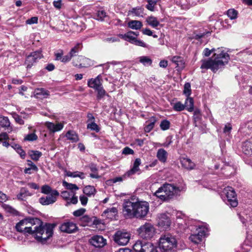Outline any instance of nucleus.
Masks as SVG:
<instances>
[{
  "label": "nucleus",
  "mask_w": 252,
  "mask_h": 252,
  "mask_svg": "<svg viewBox=\"0 0 252 252\" xmlns=\"http://www.w3.org/2000/svg\"><path fill=\"white\" fill-rule=\"evenodd\" d=\"M165 191L164 189H161V187L159 188L155 192L154 195L157 197L159 198L162 201H168V198L165 194Z\"/></svg>",
  "instance_id": "obj_27"
},
{
  "label": "nucleus",
  "mask_w": 252,
  "mask_h": 252,
  "mask_svg": "<svg viewBox=\"0 0 252 252\" xmlns=\"http://www.w3.org/2000/svg\"><path fill=\"white\" fill-rule=\"evenodd\" d=\"M77 60L79 62V64L74 63V65L78 66L80 68L88 67L93 65V62L90 59L84 57L78 56Z\"/></svg>",
  "instance_id": "obj_16"
},
{
  "label": "nucleus",
  "mask_w": 252,
  "mask_h": 252,
  "mask_svg": "<svg viewBox=\"0 0 252 252\" xmlns=\"http://www.w3.org/2000/svg\"><path fill=\"white\" fill-rule=\"evenodd\" d=\"M96 192L95 188L92 186H87L83 189V192L87 195L90 196L94 195Z\"/></svg>",
  "instance_id": "obj_35"
},
{
  "label": "nucleus",
  "mask_w": 252,
  "mask_h": 252,
  "mask_svg": "<svg viewBox=\"0 0 252 252\" xmlns=\"http://www.w3.org/2000/svg\"><path fill=\"white\" fill-rule=\"evenodd\" d=\"M196 231L197 233L199 234V235L201 236V237H204L208 232V228L205 226H199L196 229Z\"/></svg>",
  "instance_id": "obj_45"
},
{
  "label": "nucleus",
  "mask_w": 252,
  "mask_h": 252,
  "mask_svg": "<svg viewBox=\"0 0 252 252\" xmlns=\"http://www.w3.org/2000/svg\"><path fill=\"white\" fill-rule=\"evenodd\" d=\"M149 210L148 202L138 201L133 202L126 199L123 204V214L126 219H142L147 214Z\"/></svg>",
  "instance_id": "obj_3"
},
{
  "label": "nucleus",
  "mask_w": 252,
  "mask_h": 252,
  "mask_svg": "<svg viewBox=\"0 0 252 252\" xmlns=\"http://www.w3.org/2000/svg\"><path fill=\"white\" fill-rule=\"evenodd\" d=\"M158 1V0H147L148 4L146 5V8L151 11H154Z\"/></svg>",
  "instance_id": "obj_40"
},
{
  "label": "nucleus",
  "mask_w": 252,
  "mask_h": 252,
  "mask_svg": "<svg viewBox=\"0 0 252 252\" xmlns=\"http://www.w3.org/2000/svg\"><path fill=\"white\" fill-rule=\"evenodd\" d=\"M130 234L125 231H117L113 236L114 242L119 245H126L130 239Z\"/></svg>",
  "instance_id": "obj_7"
},
{
  "label": "nucleus",
  "mask_w": 252,
  "mask_h": 252,
  "mask_svg": "<svg viewBox=\"0 0 252 252\" xmlns=\"http://www.w3.org/2000/svg\"><path fill=\"white\" fill-rule=\"evenodd\" d=\"M143 243L141 241H137L134 244L133 248L135 252H141Z\"/></svg>",
  "instance_id": "obj_49"
},
{
  "label": "nucleus",
  "mask_w": 252,
  "mask_h": 252,
  "mask_svg": "<svg viewBox=\"0 0 252 252\" xmlns=\"http://www.w3.org/2000/svg\"><path fill=\"white\" fill-rule=\"evenodd\" d=\"M184 94L188 97L190 95V84L189 83H185L184 85Z\"/></svg>",
  "instance_id": "obj_51"
},
{
  "label": "nucleus",
  "mask_w": 252,
  "mask_h": 252,
  "mask_svg": "<svg viewBox=\"0 0 252 252\" xmlns=\"http://www.w3.org/2000/svg\"><path fill=\"white\" fill-rule=\"evenodd\" d=\"M172 62L176 64L178 69H182L185 67V63L183 58L180 56H174L172 59Z\"/></svg>",
  "instance_id": "obj_23"
},
{
  "label": "nucleus",
  "mask_w": 252,
  "mask_h": 252,
  "mask_svg": "<svg viewBox=\"0 0 252 252\" xmlns=\"http://www.w3.org/2000/svg\"><path fill=\"white\" fill-rule=\"evenodd\" d=\"M157 157L158 160L162 162H165L167 158V153L163 149H159L158 150Z\"/></svg>",
  "instance_id": "obj_24"
},
{
  "label": "nucleus",
  "mask_w": 252,
  "mask_h": 252,
  "mask_svg": "<svg viewBox=\"0 0 252 252\" xmlns=\"http://www.w3.org/2000/svg\"><path fill=\"white\" fill-rule=\"evenodd\" d=\"M171 224L170 219L165 215H162L158 220V224L165 229L168 228Z\"/></svg>",
  "instance_id": "obj_22"
},
{
  "label": "nucleus",
  "mask_w": 252,
  "mask_h": 252,
  "mask_svg": "<svg viewBox=\"0 0 252 252\" xmlns=\"http://www.w3.org/2000/svg\"><path fill=\"white\" fill-rule=\"evenodd\" d=\"M66 175L68 177L76 178L79 177L81 179H84L85 178V174L83 172L79 171H75L72 172L71 171H66Z\"/></svg>",
  "instance_id": "obj_30"
},
{
  "label": "nucleus",
  "mask_w": 252,
  "mask_h": 252,
  "mask_svg": "<svg viewBox=\"0 0 252 252\" xmlns=\"http://www.w3.org/2000/svg\"><path fill=\"white\" fill-rule=\"evenodd\" d=\"M141 164V159L139 158H136L133 164L132 167L128 170L126 174V176L129 177L132 175L136 174L137 172L140 170L139 168V165Z\"/></svg>",
  "instance_id": "obj_18"
},
{
  "label": "nucleus",
  "mask_w": 252,
  "mask_h": 252,
  "mask_svg": "<svg viewBox=\"0 0 252 252\" xmlns=\"http://www.w3.org/2000/svg\"><path fill=\"white\" fill-rule=\"evenodd\" d=\"M218 48L213 56L208 59H204L201 61L202 63L200 68L201 69H210L213 72H216L219 69L222 68L227 63L229 60L228 54L220 51ZM215 48L210 50L209 48H205L203 51V55L205 57H209L211 54L215 51Z\"/></svg>",
  "instance_id": "obj_2"
},
{
  "label": "nucleus",
  "mask_w": 252,
  "mask_h": 252,
  "mask_svg": "<svg viewBox=\"0 0 252 252\" xmlns=\"http://www.w3.org/2000/svg\"><path fill=\"white\" fill-rule=\"evenodd\" d=\"M146 22L149 26L156 29H157V27L160 25V23L158 20L157 18L153 16H148L146 19Z\"/></svg>",
  "instance_id": "obj_21"
},
{
  "label": "nucleus",
  "mask_w": 252,
  "mask_h": 252,
  "mask_svg": "<svg viewBox=\"0 0 252 252\" xmlns=\"http://www.w3.org/2000/svg\"><path fill=\"white\" fill-rule=\"evenodd\" d=\"M97 18L96 19L97 20L103 21L104 18L106 17L107 15L104 10H99L97 11Z\"/></svg>",
  "instance_id": "obj_54"
},
{
  "label": "nucleus",
  "mask_w": 252,
  "mask_h": 252,
  "mask_svg": "<svg viewBox=\"0 0 252 252\" xmlns=\"http://www.w3.org/2000/svg\"><path fill=\"white\" fill-rule=\"evenodd\" d=\"M184 105H185V108L186 107L188 111L192 112L193 110L194 107V101L192 98H187Z\"/></svg>",
  "instance_id": "obj_33"
},
{
  "label": "nucleus",
  "mask_w": 252,
  "mask_h": 252,
  "mask_svg": "<svg viewBox=\"0 0 252 252\" xmlns=\"http://www.w3.org/2000/svg\"><path fill=\"white\" fill-rule=\"evenodd\" d=\"M223 201L231 207H235L238 205L236 194L234 189L231 187L225 188L221 194Z\"/></svg>",
  "instance_id": "obj_5"
},
{
  "label": "nucleus",
  "mask_w": 252,
  "mask_h": 252,
  "mask_svg": "<svg viewBox=\"0 0 252 252\" xmlns=\"http://www.w3.org/2000/svg\"><path fill=\"white\" fill-rule=\"evenodd\" d=\"M95 91H96L97 93L96 97L98 100H100L106 94V92L104 90L102 86Z\"/></svg>",
  "instance_id": "obj_44"
},
{
  "label": "nucleus",
  "mask_w": 252,
  "mask_h": 252,
  "mask_svg": "<svg viewBox=\"0 0 252 252\" xmlns=\"http://www.w3.org/2000/svg\"><path fill=\"white\" fill-rule=\"evenodd\" d=\"M134 33V32L129 31L124 34H120L119 36L126 41H128L130 43L133 44L134 41H135L137 38L133 35Z\"/></svg>",
  "instance_id": "obj_20"
},
{
  "label": "nucleus",
  "mask_w": 252,
  "mask_h": 252,
  "mask_svg": "<svg viewBox=\"0 0 252 252\" xmlns=\"http://www.w3.org/2000/svg\"><path fill=\"white\" fill-rule=\"evenodd\" d=\"M203 238V237H201V236L199 235V234L197 233L196 234H191L189 236V239L192 242L197 244L200 243L202 241Z\"/></svg>",
  "instance_id": "obj_37"
},
{
  "label": "nucleus",
  "mask_w": 252,
  "mask_h": 252,
  "mask_svg": "<svg viewBox=\"0 0 252 252\" xmlns=\"http://www.w3.org/2000/svg\"><path fill=\"white\" fill-rule=\"evenodd\" d=\"M86 209L84 208H81L73 212V215L75 217L81 216L85 212Z\"/></svg>",
  "instance_id": "obj_59"
},
{
  "label": "nucleus",
  "mask_w": 252,
  "mask_h": 252,
  "mask_svg": "<svg viewBox=\"0 0 252 252\" xmlns=\"http://www.w3.org/2000/svg\"><path fill=\"white\" fill-rule=\"evenodd\" d=\"M54 226L53 224H43L40 219L36 218H28L20 220L16 228L19 232L31 234L37 241L44 242L52 236Z\"/></svg>",
  "instance_id": "obj_1"
},
{
  "label": "nucleus",
  "mask_w": 252,
  "mask_h": 252,
  "mask_svg": "<svg viewBox=\"0 0 252 252\" xmlns=\"http://www.w3.org/2000/svg\"><path fill=\"white\" fill-rule=\"evenodd\" d=\"M139 235L142 238L149 239L153 237L155 233V228L150 223H146L138 229Z\"/></svg>",
  "instance_id": "obj_6"
},
{
  "label": "nucleus",
  "mask_w": 252,
  "mask_h": 252,
  "mask_svg": "<svg viewBox=\"0 0 252 252\" xmlns=\"http://www.w3.org/2000/svg\"><path fill=\"white\" fill-rule=\"evenodd\" d=\"M170 123L167 120L162 121L160 124V127L162 130H166L169 128Z\"/></svg>",
  "instance_id": "obj_50"
},
{
  "label": "nucleus",
  "mask_w": 252,
  "mask_h": 252,
  "mask_svg": "<svg viewBox=\"0 0 252 252\" xmlns=\"http://www.w3.org/2000/svg\"><path fill=\"white\" fill-rule=\"evenodd\" d=\"M133 44L136 46H140V47H145V48L148 47V45L146 44V43H145L142 40L138 39L137 38H136V39L135 40V41H134V43Z\"/></svg>",
  "instance_id": "obj_56"
},
{
  "label": "nucleus",
  "mask_w": 252,
  "mask_h": 252,
  "mask_svg": "<svg viewBox=\"0 0 252 252\" xmlns=\"http://www.w3.org/2000/svg\"><path fill=\"white\" fill-rule=\"evenodd\" d=\"M32 195V194L27 189L23 188L21 189L20 193L17 195V197L19 199L24 200L27 196H30Z\"/></svg>",
  "instance_id": "obj_31"
},
{
  "label": "nucleus",
  "mask_w": 252,
  "mask_h": 252,
  "mask_svg": "<svg viewBox=\"0 0 252 252\" xmlns=\"http://www.w3.org/2000/svg\"><path fill=\"white\" fill-rule=\"evenodd\" d=\"M156 120L154 119L153 121H151L144 127V130L146 132H149L154 127Z\"/></svg>",
  "instance_id": "obj_55"
},
{
  "label": "nucleus",
  "mask_w": 252,
  "mask_h": 252,
  "mask_svg": "<svg viewBox=\"0 0 252 252\" xmlns=\"http://www.w3.org/2000/svg\"><path fill=\"white\" fill-rule=\"evenodd\" d=\"M75 192L74 191H68L67 190L63 191L61 193V196L65 200L68 201L70 199V196L74 195Z\"/></svg>",
  "instance_id": "obj_42"
},
{
  "label": "nucleus",
  "mask_w": 252,
  "mask_h": 252,
  "mask_svg": "<svg viewBox=\"0 0 252 252\" xmlns=\"http://www.w3.org/2000/svg\"><path fill=\"white\" fill-rule=\"evenodd\" d=\"M161 189L165 190V194L168 198V201L174 196L176 190H179L178 188H176L174 185L169 184H164L161 186Z\"/></svg>",
  "instance_id": "obj_11"
},
{
  "label": "nucleus",
  "mask_w": 252,
  "mask_h": 252,
  "mask_svg": "<svg viewBox=\"0 0 252 252\" xmlns=\"http://www.w3.org/2000/svg\"><path fill=\"white\" fill-rule=\"evenodd\" d=\"M128 27L133 30H140L143 26L142 22L138 20H131L127 23Z\"/></svg>",
  "instance_id": "obj_25"
},
{
  "label": "nucleus",
  "mask_w": 252,
  "mask_h": 252,
  "mask_svg": "<svg viewBox=\"0 0 252 252\" xmlns=\"http://www.w3.org/2000/svg\"><path fill=\"white\" fill-rule=\"evenodd\" d=\"M129 13H132L136 16L143 17L144 13V8L142 7L138 6L132 8L131 10L129 11Z\"/></svg>",
  "instance_id": "obj_28"
},
{
  "label": "nucleus",
  "mask_w": 252,
  "mask_h": 252,
  "mask_svg": "<svg viewBox=\"0 0 252 252\" xmlns=\"http://www.w3.org/2000/svg\"><path fill=\"white\" fill-rule=\"evenodd\" d=\"M42 57V55L40 51H36L31 53L27 56L25 63L27 64V67L30 68L37 61Z\"/></svg>",
  "instance_id": "obj_8"
},
{
  "label": "nucleus",
  "mask_w": 252,
  "mask_h": 252,
  "mask_svg": "<svg viewBox=\"0 0 252 252\" xmlns=\"http://www.w3.org/2000/svg\"><path fill=\"white\" fill-rule=\"evenodd\" d=\"M35 92L37 96H41L43 98H47L50 95V92L44 88H38Z\"/></svg>",
  "instance_id": "obj_32"
},
{
  "label": "nucleus",
  "mask_w": 252,
  "mask_h": 252,
  "mask_svg": "<svg viewBox=\"0 0 252 252\" xmlns=\"http://www.w3.org/2000/svg\"><path fill=\"white\" fill-rule=\"evenodd\" d=\"M177 247V241L170 234L162 235L159 239L156 252H168L174 250Z\"/></svg>",
  "instance_id": "obj_4"
},
{
  "label": "nucleus",
  "mask_w": 252,
  "mask_h": 252,
  "mask_svg": "<svg viewBox=\"0 0 252 252\" xmlns=\"http://www.w3.org/2000/svg\"><path fill=\"white\" fill-rule=\"evenodd\" d=\"M53 190L48 185H44L41 187V192L46 194H51Z\"/></svg>",
  "instance_id": "obj_53"
},
{
  "label": "nucleus",
  "mask_w": 252,
  "mask_h": 252,
  "mask_svg": "<svg viewBox=\"0 0 252 252\" xmlns=\"http://www.w3.org/2000/svg\"><path fill=\"white\" fill-rule=\"evenodd\" d=\"M87 128L92 130H94L96 132H99L100 130V128L94 122L88 123L87 125Z\"/></svg>",
  "instance_id": "obj_47"
},
{
  "label": "nucleus",
  "mask_w": 252,
  "mask_h": 252,
  "mask_svg": "<svg viewBox=\"0 0 252 252\" xmlns=\"http://www.w3.org/2000/svg\"><path fill=\"white\" fill-rule=\"evenodd\" d=\"M240 219L242 222L244 224L245 226H246L247 224H252L251 220L250 219V217L247 216H246V218H244V217L240 216Z\"/></svg>",
  "instance_id": "obj_57"
},
{
  "label": "nucleus",
  "mask_w": 252,
  "mask_h": 252,
  "mask_svg": "<svg viewBox=\"0 0 252 252\" xmlns=\"http://www.w3.org/2000/svg\"><path fill=\"white\" fill-rule=\"evenodd\" d=\"M227 14L228 17L230 18V19L233 20L237 18L238 12L237 10L234 9H230L227 11Z\"/></svg>",
  "instance_id": "obj_46"
},
{
  "label": "nucleus",
  "mask_w": 252,
  "mask_h": 252,
  "mask_svg": "<svg viewBox=\"0 0 252 252\" xmlns=\"http://www.w3.org/2000/svg\"><path fill=\"white\" fill-rule=\"evenodd\" d=\"M12 117L15 120V122L19 125H23L24 124V121L22 119V116H20L16 113L12 114Z\"/></svg>",
  "instance_id": "obj_48"
},
{
  "label": "nucleus",
  "mask_w": 252,
  "mask_h": 252,
  "mask_svg": "<svg viewBox=\"0 0 252 252\" xmlns=\"http://www.w3.org/2000/svg\"><path fill=\"white\" fill-rule=\"evenodd\" d=\"M174 110L180 112L184 110L185 108V105L180 101H177L175 103H171Z\"/></svg>",
  "instance_id": "obj_36"
},
{
  "label": "nucleus",
  "mask_w": 252,
  "mask_h": 252,
  "mask_svg": "<svg viewBox=\"0 0 252 252\" xmlns=\"http://www.w3.org/2000/svg\"><path fill=\"white\" fill-rule=\"evenodd\" d=\"M37 136L34 133H32L27 135L24 140L25 141H33L37 140Z\"/></svg>",
  "instance_id": "obj_52"
},
{
  "label": "nucleus",
  "mask_w": 252,
  "mask_h": 252,
  "mask_svg": "<svg viewBox=\"0 0 252 252\" xmlns=\"http://www.w3.org/2000/svg\"><path fill=\"white\" fill-rule=\"evenodd\" d=\"M72 197L70 198V199L67 201L66 204V206H68L70 204H76L78 202V198L75 195H72Z\"/></svg>",
  "instance_id": "obj_58"
},
{
  "label": "nucleus",
  "mask_w": 252,
  "mask_h": 252,
  "mask_svg": "<svg viewBox=\"0 0 252 252\" xmlns=\"http://www.w3.org/2000/svg\"><path fill=\"white\" fill-rule=\"evenodd\" d=\"M90 243L95 247L100 248L106 245V240L102 236L95 235L90 239Z\"/></svg>",
  "instance_id": "obj_12"
},
{
  "label": "nucleus",
  "mask_w": 252,
  "mask_h": 252,
  "mask_svg": "<svg viewBox=\"0 0 252 252\" xmlns=\"http://www.w3.org/2000/svg\"><path fill=\"white\" fill-rule=\"evenodd\" d=\"M180 162L183 167L188 170H192L194 168L195 164L188 158L182 157L180 158Z\"/></svg>",
  "instance_id": "obj_17"
},
{
  "label": "nucleus",
  "mask_w": 252,
  "mask_h": 252,
  "mask_svg": "<svg viewBox=\"0 0 252 252\" xmlns=\"http://www.w3.org/2000/svg\"><path fill=\"white\" fill-rule=\"evenodd\" d=\"M59 195V193L57 190H53L51 194L39 198V202L43 205H48L54 203L57 200V197Z\"/></svg>",
  "instance_id": "obj_9"
},
{
  "label": "nucleus",
  "mask_w": 252,
  "mask_h": 252,
  "mask_svg": "<svg viewBox=\"0 0 252 252\" xmlns=\"http://www.w3.org/2000/svg\"><path fill=\"white\" fill-rule=\"evenodd\" d=\"M54 6L57 9H60L62 8V0H54L53 2Z\"/></svg>",
  "instance_id": "obj_62"
},
{
  "label": "nucleus",
  "mask_w": 252,
  "mask_h": 252,
  "mask_svg": "<svg viewBox=\"0 0 252 252\" xmlns=\"http://www.w3.org/2000/svg\"><path fill=\"white\" fill-rule=\"evenodd\" d=\"M139 62L144 65H151L152 63V60L147 56H142L140 57Z\"/></svg>",
  "instance_id": "obj_43"
},
{
  "label": "nucleus",
  "mask_w": 252,
  "mask_h": 252,
  "mask_svg": "<svg viewBox=\"0 0 252 252\" xmlns=\"http://www.w3.org/2000/svg\"><path fill=\"white\" fill-rule=\"evenodd\" d=\"M243 152L246 155H248L252 163V138L243 143L242 146Z\"/></svg>",
  "instance_id": "obj_13"
},
{
  "label": "nucleus",
  "mask_w": 252,
  "mask_h": 252,
  "mask_svg": "<svg viewBox=\"0 0 252 252\" xmlns=\"http://www.w3.org/2000/svg\"><path fill=\"white\" fill-rule=\"evenodd\" d=\"M38 22V18L37 17H32L30 19H28L26 21V23L27 24H36Z\"/></svg>",
  "instance_id": "obj_61"
},
{
  "label": "nucleus",
  "mask_w": 252,
  "mask_h": 252,
  "mask_svg": "<svg viewBox=\"0 0 252 252\" xmlns=\"http://www.w3.org/2000/svg\"><path fill=\"white\" fill-rule=\"evenodd\" d=\"M141 252H156V249L152 243L144 242Z\"/></svg>",
  "instance_id": "obj_29"
},
{
  "label": "nucleus",
  "mask_w": 252,
  "mask_h": 252,
  "mask_svg": "<svg viewBox=\"0 0 252 252\" xmlns=\"http://www.w3.org/2000/svg\"><path fill=\"white\" fill-rule=\"evenodd\" d=\"M122 153L125 155H130V154H133L134 153V151L133 150H132L130 148L126 147H125L123 150Z\"/></svg>",
  "instance_id": "obj_64"
},
{
  "label": "nucleus",
  "mask_w": 252,
  "mask_h": 252,
  "mask_svg": "<svg viewBox=\"0 0 252 252\" xmlns=\"http://www.w3.org/2000/svg\"><path fill=\"white\" fill-rule=\"evenodd\" d=\"M65 136L67 139L71 141L72 143H75L79 141L78 136L74 131H68Z\"/></svg>",
  "instance_id": "obj_26"
},
{
  "label": "nucleus",
  "mask_w": 252,
  "mask_h": 252,
  "mask_svg": "<svg viewBox=\"0 0 252 252\" xmlns=\"http://www.w3.org/2000/svg\"><path fill=\"white\" fill-rule=\"evenodd\" d=\"M63 185L66 189L70 190V191H74V190H77L79 189L76 184L68 183L66 181H63Z\"/></svg>",
  "instance_id": "obj_39"
},
{
  "label": "nucleus",
  "mask_w": 252,
  "mask_h": 252,
  "mask_svg": "<svg viewBox=\"0 0 252 252\" xmlns=\"http://www.w3.org/2000/svg\"><path fill=\"white\" fill-rule=\"evenodd\" d=\"M232 129V126L230 123L226 124L223 128V132L225 134H229Z\"/></svg>",
  "instance_id": "obj_60"
},
{
  "label": "nucleus",
  "mask_w": 252,
  "mask_h": 252,
  "mask_svg": "<svg viewBox=\"0 0 252 252\" xmlns=\"http://www.w3.org/2000/svg\"><path fill=\"white\" fill-rule=\"evenodd\" d=\"M73 55L71 54H70V53H69L67 55L63 56V59L62 60V62L63 63H66L70 61L71 58L73 57Z\"/></svg>",
  "instance_id": "obj_63"
},
{
  "label": "nucleus",
  "mask_w": 252,
  "mask_h": 252,
  "mask_svg": "<svg viewBox=\"0 0 252 252\" xmlns=\"http://www.w3.org/2000/svg\"><path fill=\"white\" fill-rule=\"evenodd\" d=\"M101 77L100 75H98L95 78H91L88 81V86L94 90L98 89L102 86L101 82Z\"/></svg>",
  "instance_id": "obj_14"
},
{
  "label": "nucleus",
  "mask_w": 252,
  "mask_h": 252,
  "mask_svg": "<svg viewBox=\"0 0 252 252\" xmlns=\"http://www.w3.org/2000/svg\"><path fill=\"white\" fill-rule=\"evenodd\" d=\"M80 221L83 226H92L100 223V220L95 217L85 215L80 218Z\"/></svg>",
  "instance_id": "obj_10"
},
{
  "label": "nucleus",
  "mask_w": 252,
  "mask_h": 252,
  "mask_svg": "<svg viewBox=\"0 0 252 252\" xmlns=\"http://www.w3.org/2000/svg\"><path fill=\"white\" fill-rule=\"evenodd\" d=\"M117 213V209L115 207H112L104 210L102 216L109 219H113L116 216Z\"/></svg>",
  "instance_id": "obj_19"
},
{
  "label": "nucleus",
  "mask_w": 252,
  "mask_h": 252,
  "mask_svg": "<svg viewBox=\"0 0 252 252\" xmlns=\"http://www.w3.org/2000/svg\"><path fill=\"white\" fill-rule=\"evenodd\" d=\"M82 44L81 43H77L74 47H73L70 51V54L75 56L77 53L81 50L82 48Z\"/></svg>",
  "instance_id": "obj_38"
},
{
  "label": "nucleus",
  "mask_w": 252,
  "mask_h": 252,
  "mask_svg": "<svg viewBox=\"0 0 252 252\" xmlns=\"http://www.w3.org/2000/svg\"><path fill=\"white\" fill-rule=\"evenodd\" d=\"M0 126L2 127L8 128L10 126V121L7 117L0 116Z\"/></svg>",
  "instance_id": "obj_34"
},
{
  "label": "nucleus",
  "mask_w": 252,
  "mask_h": 252,
  "mask_svg": "<svg viewBox=\"0 0 252 252\" xmlns=\"http://www.w3.org/2000/svg\"><path fill=\"white\" fill-rule=\"evenodd\" d=\"M30 156L32 160L37 161L42 156V153L38 151H32L30 152Z\"/></svg>",
  "instance_id": "obj_41"
},
{
  "label": "nucleus",
  "mask_w": 252,
  "mask_h": 252,
  "mask_svg": "<svg viewBox=\"0 0 252 252\" xmlns=\"http://www.w3.org/2000/svg\"><path fill=\"white\" fill-rule=\"evenodd\" d=\"M77 229L76 225L72 222H66L60 226L61 231L68 233L74 232Z\"/></svg>",
  "instance_id": "obj_15"
}]
</instances>
